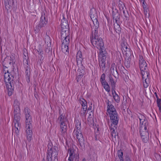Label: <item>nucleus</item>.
Here are the masks:
<instances>
[{
  "label": "nucleus",
  "mask_w": 161,
  "mask_h": 161,
  "mask_svg": "<svg viewBox=\"0 0 161 161\" xmlns=\"http://www.w3.org/2000/svg\"><path fill=\"white\" fill-rule=\"evenodd\" d=\"M107 111L109 115L111 122H112L110 125L111 126L114 125L113 127H116L115 126L118 124L119 120L117 113L111 102L108 100L107 101Z\"/></svg>",
  "instance_id": "nucleus-1"
},
{
  "label": "nucleus",
  "mask_w": 161,
  "mask_h": 161,
  "mask_svg": "<svg viewBox=\"0 0 161 161\" xmlns=\"http://www.w3.org/2000/svg\"><path fill=\"white\" fill-rule=\"evenodd\" d=\"M24 113L25 118V128L27 138L28 140L30 141L32 134V119L30 115L31 111L28 107H26L24 108Z\"/></svg>",
  "instance_id": "nucleus-2"
},
{
  "label": "nucleus",
  "mask_w": 161,
  "mask_h": 161,
  "mask_svg": "<svg viewBox=\"0 0 161 161\" xmlns=\"http://www.w3.org/2000/svg\"><path fill=\"white\" fill-rule=\"evenodd\" d=\"M91 39L93 46L99 49V51L106 50L102 39L99 37L98 32L96 31L94 32H92V37L91 36Z\"/></svg>",
  "instance_id": "nucleus-3"
},
{
  "label": "nucleus",
  "mask_w": 161,
  "mask_h": 161,
  "mask_svg": "<svg viewBox=\"0 0 161 161\" xmlns=\"http://www.w3.org/2000/svg\"><path fill=\"white\" fill-rule=\"evenodd\" d=\"M15 78L9 73L8 71H7V73H4V80L6 84V87L8 90V95L10 96L12 95V92L13 91L14 86V80Z\"/></svg>",
  "instance_id": "nucleus-4"
},
{
  "label": "nucleus",
  "mask_w": 161,
  "mask_h": 161,
  "mask_svg": "<svg viewBox=\"0 0 161 161\" xmlns=\"http://www.w3.org/2000/svg\"><path fill=\"white\" fill-rule=\"evenodd\" d=\"M20 110L19 111H14V123L15 127V133H16L17 135L19 134V131L21 126V124L20 123Z\"/></svg>",
  "instance_id": "nucleus-5"
},
{
  "label": "nucleus",
  "mask_w": 161,
  "mask_h": 161,
  "mask_svg": "<svg viewBox=\"0 0 161 161\" xmlns=\"http://www.w3.org/2000/svg\"><path fill=\"white\" fill-rule=\"evenodd\" d=\"M59 114L60 115L58 118V120L60 124L62 135L64 137L66 134L67 128V124L65 123L66 119L64 118V115L61 114L60 110L59 111Z\"/></svg>",
  "instance_id": "nucleus-6"
},
{
  "label": "nucleus",
  "mask_w": 161,
  "mask_h": 161,
  "mask_svg": "<svg viewBox=\"0 0 161 161\" xmlns=\"http://www.w3.org/2000/svg\"><path fill=\"white\" fill-rule=\"evenodd\" d=\"M48 149L47 151V161H52V157H57L58 153V149L57 147L54 146L53 147H49L48 145Z\"/></svg>",
  "instance_id": "nucleus-7"
},
{
  "label": "nucleus",
  "mask_w": 161,
  "mask_h": 161,
  "mask_svg": "<svg viewBox=\"0 0 161 161\" xmlns=\"http://www.w3.org/2000/svg\"><path fill=\"white\" fill-rule=\"evenodd\" d=\"M140 127V133L141 137L144 142H147L149 138V133L147 130V127L142 125Z\"/></svg>",
  "instance_id": "nucleus-8"
},
{
  "label": "nucleus",
  "mask_w": 161,
  "mask_h": 161,
  "mask_svg": "<svg viewBox=\"0 0 161 161\" xmlns=\"http://www.w3.org/2000/svg\"><path fill=\"white\" fill-rule=\"evenodd\" d=\"M15 62V58L14 54H12L10 56H7L5 58L3 64L6 65H3L5 68H8L9 65H13Z\"/></svg>",
  "instance_id": "nucleus-9"
},
{
  "label": "nucleus",
  "mask_w": 161,
  "mask_h": 161,
  "mask_svg": "<svg viewBox=\"0 0 161 161\" xmlns=\"http://www.w3.org/2000/svg\"><path fill=\"white\" fill-rule=\"evenodd\" d=\"M26 59L24 58L23 59V63L25 69V74L26 75V78L27 82L29 83L30 81V68L29 67V65L28 64V57H26Z\"/></svg>",
  "instance_id": "nucleus-10"
},
{
  "label": "nucleus",
  "mask_w": 161,
  "mask_h": 161,
  "mask_svg": "<svg viewBox=\"0 0 161 161\" xmlns=\"http://www.w3.org/2000/svg\"><path fill=\"white\" fill-rule=\"evenodd\" d=\"M47 21L45 19V15H42L40 18L39 23L35 27L34 29V31L36 33H38L40 29L42 27L44 26L47 24Z\"/></svg>",
  "instance_id": "nucleus-11"
},
{
  "label": "nucleus",
  "mask_w": 161,
  "mask_h": 161,
  "mask_svg": "<svg viewBox=\"0 0 161 161\" xmlns=\"http://www.w3.org/2000/svg\"><path fill=\"white\" fill-rule=\"evenodd\" d=\"M61 32H69L67 21L63 15H62V19L61 21Z\"/></svg>",
  "instance_id": "nucleus-12"
},
{
  "label": "nucleus",
  "mask_w": 161,
  "mask_h": 161,
  "mask_svg": "<svg viewBox=\"0 0 161 161\" xmlns=\"http://www.w3.org/2000/svg\"><path fill=\"white\" fill-rule=\"evenodd\" d=\"M61 38L63 40L62 44H64L69 45L70 42L69 32H61Z\"/></svg>",
  "instance_id": "nucleus-13"
},
{
  "label": "nucleus",
  "mask_w": 161,
  "mask_h": 161,
  "mask_svg": "<svg viewBox=\"0 0 161 161\" xmlns=\"http://www.w3.org/2000/svg\"><path fill=\"white\" fill-rule=\"evenodd\" d=\"M139 67L141 71L148 70L147 64L144 60L143 57L142 56H139Z\"/></svg>",
  "instance_id": "nucleus-14"
},
{
  "label": "nucleus",
  "mask_w": 161,
  "mask_h": 161,
  "mask_svg": "<svg viewBox=\"0 0 161 161\" xmlns=\"http://www.w3.org/2000/svg\"><path fill=\"white\" fill-rule=\"evenodd\" d=\"M138 116L140 121V127L142 126V125H145L147 127L148 123L146 120V117L143 115L140 114L138 115Z\"/></svg>",
  "instance_id": "nucleus-15"
},
{
  "label": "nucleus",
  "mask_w": 161,
  "mask_h": 161,
  "mask_svg": "<svg viewBox=\"0 0 161 161\" xmlns=\"http://www.w3.org/2000/svg\"><path fill=\"white\" fill-rule=\"evenodd\" d=\"M106 50H100L99 54V62H105L106 58Z\"/></svg>",
  "instance_id": "nucleus-16"
},
{
  "label": "nucleus",
  "mask_w": 161,
  "mask_h": 161,
  "mask_svg": "<svg viewBox=\"0 0 161 161\" xmlns=\"http://www.w3.org/2000/svg\"><path fill=\"white\" fill-rule=\"evenodd\" d=\"M112 15L114 22L115 21V23L118 22V21L119 20L120 16L118 11L116 10L115 11H113L112 12Z\"/></svg>",
  "instance_id": "nucleus-17"
},
{
  "label": "nucleus",
  "mask_w": 161,
  "mask_h": 161,
  "mask_svg": "<svg viewBox=\"0 0 161 161\" xmlns=\"http://www.w3.org/2000/svg\"><path fill=\"white\" fill-rule=\"evenodd\" d=\"M14 0H5V7L8 10L11 8L12 6L14 3Z\"/></svg>",
  "instance_id": "nucleus-18"
},
{
  "label": "nucleus",
  "mask_w": 161,
  "mask_h": 161,
  "mask_svg": "<svg viewBox=\"0 0 161 161\" xmlns=\"http://www.w3.org/2000/svg\"><path fill=\"white\" fill-rule=\"evenodd\" d=\"M121 47L122 51H123L124 50L125 52H126L125 53L126 56H127L128 54V55H130V56L131 55V52L130 51V48L127 47L125 42L122 43Z\"/></svg>",
  "instance_id": "nucleus-19"
},
{
  "label": "nucleus",
  "mask_w": 161,
  "mask_h": 161,
  "mask_svg": "<svg viewBox=\"0 0 161 161\" xmlns=\"http://www.w3.org/2000/svg\"><path fill=\"white\" fill-rule=\"evenodd\" d=\"M75 137L78 140L79 143L81 147L82 146L84 145V139L83 138V136L82 134H78L76 135H75Z\"/></svg>",
  "instance_id": "nucleus-20"
},
{
  "label": "nucleus",
  "mask_w": 161,
  "mask_h": 161,
  "mask_svg": "<svg viewBox=\"0 0 161 161\" xmlns=\"http://www.w3.org/2000/svg\"><path fill=\"white\" fill-rule=\"evenodd\" d=\"M92 20L94 24V26H93V28H94V30L93 31H92V32H94L95 31H96V32H98L97 29L99 27V22L97 19V18L92 19Z\"/></svg>",
  "instance_id": "nucleus-21"
},
{
  "label": "nucleus",
  "mask_w": 161,
  "mask_h": 161,
  "mask_svg": "<svg viewBox=\"0 0 161 161\" xmlns=\"http://www.w3.org/2000/svg\"><path fill=\"white\" fill-rule=\"evenodd\" d=\"M90 15L92 19H93L97 17V15L96 10L94 8H92L90 12Z\"/></svg>",
  "instance_id": "nucleus-22"
},
{
  "label": "nucleus",
  "mask_w": 161,
  "mask_h": 161,
  "mask_svg": "<svg viewBox=\"0 0 161 161\" xmlns=\"http://www.w3.org/2000/svg\"><path fill=\"white\" fill-rule=\"evenodd\" d=\"M68 153L69 154V157L68 158L69 161H73L74 159V150L72 148H69L68 150Z\"/></svg>",
  "instance_id": "nucleus-23"
},
{
  "label": "nucleus",
  "mask_w": 161,
  "mask_h": 161,
  "mask_svg": "<svg viewBox=\"0 0 161 161\" xmlns=\"http://www.w3.org/2000/svg\"><path fill=\"white\" fill-rule=\"evenodd\" d=\"M76 61L77 63H81L83 60L82 54L81 51H79L76 54Z\"/></svg>",
  "instance_id": "nucleus-24"
},
{
  "label": "nucleus",
  "mask_w": 161,
  "mask_h": 161,
  "mask_svg": "<svg viewBox=\"0 0 161 161\" xmlns=\"http://www.w3.org/2000/svg\"><path fill=\"white\" fill-rule=\"evenodd\" d=\"M111 73L114 76V75H118V73L116 67L114 64H112L110 68Z\"/></svg>",
  "instance_id": "nucleus-25"
},
{
  "label": "nucleus",
  "mask_w": 161,
  "mask_h": 161,
  "mask_svg": "<svg viewBox=\"0 0 161 161\" xmlns=\"http://www.w3.org/2000/svg\"><path fill=\"white\" fill-rule=\"evenodd\" d=\"M112 94L115 101L117 103L119 102L120 98L119 96L116 93L114 89L112 90Z\"/></svg>",
  "instance_id": "nucleus-26"
},
{
  "label": "nucleus",
  "mask_w": 161,
  "mask_h": 161,
  "mask_svg": "<svg viewBox=\"0 0 161 161\" xmlns=\"http://www.w3.org/2000/svg\"><path fill=\"white\" fill-rule=\"evenodd\" d=\"M19 105V101L17 99L15 100L14 103V111H19L20 110Z\"/></svg>",
  "instance_id": "nucleus-27"
},
{
  "label": "nucleus",
  "mask_w": 161,
  "mask_h": 161,
  "mask_svg": "<svg viewBox=\"0 0 161 161\" xmlns=\"http://www.w3.org/2000/svg\"><path fill=\"white\" fill-rule=\"evenodd\" d=\"M79 100L82 106V108H87V103L86 100L82 98H80Z\"/></svg>",
  "instance_id": "nucleus-28"
},
{
  "label": "nucleus",
  "mask_w": 161,
  "mask_h": 161,
  "mask_svg": "<svg viewBox=\"0 0 161 161\" xmlns=\"http://www.w3.org/2000/svg\"><path fill=\"white\" fill-rule=\"evenodd\" d=\"M141 74L143 80L147 78L149 75V73L148 72V70H146L145 71H141Z\"/></svg>",
  "instance_id": "nucleus-29"
},
{
  "label": "nucleus",
  "mask_w": 161,
  "mask_h": 161,
  "mask_svg": "<svg viewBox=\"0 0 161 161\" xmlns=\"http://www.w3.org/2000/svg\"><path fill=\"white\" fill-rule=\"evenodd\" d=\"M114 25L115 31L116 33L119 34L121 31V28L119 25L118 24V22L115 23Z\"/></svg>",
  "instance_id": "nucleus-30"
},
{
  "label": "nucleus",
  "mask_w": 161,
  "mask_h": 161,
  "mask_svg": "<svg viewBox=\"0 0 161 161\" xmlns=\"http://www.w3.org/2000/svg\"><path fill=\"white\" fill-rule=\"evenodd\" d=\"M61 49L62 50L64 53H66V52H69V49L68 48V45L62 44L61 45Z\"/></svg>",
  "instance_id": "nucleus-31"
},
{
  "label": "nucleus",
  "mask_w": 161,
  "mask_h": 161,
  "mask_svg": "<svg viewBox=\"0 0 161 161\" xmlns=\"http://www.w3.org/2000/svg\"><path fill=\"white\" fill-rule=\"evenodd\" d=\"M109 80L111 83L112 90L115 87V82L114 81L113 78L111 75H109L108 76Z\"/></svg>",
  "instance_id": "nucleus-32"
},
{
  "label": "nucleus",
  "mask_w": 161,
  "mask_h": 161,
  "mask_svg": "<svg viewBox=\"0 0 161 161\" xmlns=\"http://www.w3.org/2000/svg\"><path fill=\"white\" fill-rule=\"evenodd\" d=\"M87 108L83 107L82 108L80 112V114L81 116L84 117H85L86 114Z\"/></svg>",
  "instance_id": "nucleus-33"
},
{
  "label": "nucleus",
  "mask_w": 161,
  "mask_h": 161,
  "mask_svg": "<svg viewBox=\"0 0 161 161\" xmlns=\"http://www.w3.org/2000/svg\"><path fill=\"white\" fill-rule=\"evenodd\" d=\"M118 155L120 161H124L123 157V153L121 150H119L118 151Z\"/></svg>",
  "instance_id": "nucleus-34"
},
{
  "label": "nucleus",
  "mask_w": 161,
  "mask_h": 161,
  "mask_svg": "<svg viewBox=\"0 0 161 161\" xmlns=\"http://www.w3.org/2000/svg\"><path fill=\"white\" fill-rule=\"evenodd\" d=\"M102 85L106 91L108 92L110 91V87L107 82H105V83H103Z\"/></svg>",
  "instance_id": "nucleus-35"
},
{
  "label": "nucleus",
  "mask_w": 161,
  "mask_h": 161,
  "mask_svg": "<svg viewBox=\"0 0 161 161\" xmlns=\"http://www.w3.org/2000/svg\"><path fill=\"white\" fill-rule=\"evenodd\" d=\"M131 59L129 58L127 59H125V65L126 67L129 68L130 66V61Z\"/></svg>",
  "instance_id": "nucleus-36"
},
{
  "label": "nucleus",
  "mask_w": 161,
  "mask_h": 161,
  "mask_svg": "<svg viewBox=\"0 0 161 161\" xmlns=\"http://www.w3.org/2000/svg\"><path fill=\"white\" fill-rule=\"evenodd\" d=\"M99 65L100 68L102 69L103 71H104L105 69V62H99Z\"/></svg>",
  "instance_id": "nucleus-37"
},
{
  "label": "nucleus",
  "mask_w": 161,
  "mask_h": 161,
  "mask_svg": "<svg viewBox=\"0 0 161 161\" xmlns=\"http://www.w3.org/2000/svg\"><path fill=\"white\" fill-rule=\"evenodd\" d=\"M45 42L46 43H47V45H50V40L49 36L47 35L46 36H45Z\"/></svg>",
  "instance_id": "nucleus-38"
},
{
  "label": "nucleus",
  "mask_w": 161,
  "mask_h": 161,
  "mask_svg": "<svg viewBox=\"0 0 161 161\" xmlns=\"http://www.w3.org/2000/svg\"><path fill=\"white\" fill-rule=\"evenodd\" d=\"M112 126H111L110 125V129L112 133V136H114V137H115V136L116 135V132L114 129L113 127H112Z\"/></svg>",
  "instance_id": "nucleus-39"
},
{
  "label": "nucleus",
  "mask_w": 161,
  "mask_h": 161,
  "mask_svg": "<svg viewBox=\"0 0 161 161\" xmlns=\"http://www.w3.org/2000/svg\"><path fill=\"white\" fill-rule=\"evenodd\" d=\"M105 75L104 74H102L101 76L100 82L102 84H103L105 82H106L105 80Z\"/></svg>",
  "instance_id": "nucleus-40"
},
{
  "label": "nucleus",
  "mask_w": 161,
  "mask_h": 161,
  "mask_svg": "<svg viewBox=\"0 0 161 161\" xmlns=\"http://www.w3.org/2000/svg\"><path fill=\"white\" fill-rule=\"evenodd\" d=\"M81 124L80 122H78L75 125V129L74 130H81Z\"/></svg>",
  "instance_id": "nucleus-41"
},
{
  "label": "nucleus",
  "mask_w": 161,
  "mask_h": 161,
  "mask_svg": "<svg viewBox=\"0 0 161 161\" xmlns=\"http://www.w3.org/2000/svg\"><path fill=\"white\" fill-rule=\"evenodd\" d=\"M81 74L79 75L76 77V79L77 82H78L80 80V79L83 76V73H82V72H81Z\"/></svg>",
  "instance_id": "nucleus-42"
},
{
  "label": "nucleus",
  "mask_w": 161,
  "mask_h": 161,
  "mask_svg": "<svg viewBox=\"0 0 161 161\" xmlns=\"http://www.w3.org/2000/svg\"><path fill=\"white\" fill-rule=\"evenodd\" d=\"M73 134L74 135V136L75 137V135H76L78 134H81V130H74Z\"/></svg>",
  "instance_id": "nucleus-43"
},
{
  "label": "nucleus",
  "mask_w": 161,
  "mask_h": 161,
  "mask_svg": "<svg viewBox=\"0 0 161 161\" xmlns=\"http://www.w3.org/2000/svg\"><path fill=\"white\" fill-rule=\"evenodd\" d=\"M121 8H120V10L121 11H122L123 13L124 14V15L125 16V17L126 18H127V15H126V14H125V10H124V8L123 7V6H122V8H121Z\"/></svg>",
  "instance_id": "nucleus-44"
},
{
  "label": "nucleus",
  "mask_w": 161,
  "mask_h": 161,
  "mask_svg": "<svg viewBox=\"0 0 161 161\" xmlns=\"http://www.w3.org/2000/svg\"><path fill=\"white\" fill-rule=\"evenodd\" d=\"M145 0L143 1H141L140 2L142 3V7L144 9L147 8V4L146 3H145Z\"/></svg>",
  "instance_id": "nucleus-45"
},
{
  "label": "nucleus",
  "mask_w": 161,
  "mask_h": 161,
  "mask_svg": "<svg viewBox=\"0 0 161 161\" xmlns=\"http://www.w3.org/2000/svg\"><path fill=\"white\" fill-rule=\"evenodd\" d=\"M157 103L158 106L161 105V99H158L157 100Z\"/></svg>",
  "instance_id": "nucleus-46"
},
{
  "label": "nucleus",
  "mask_w": 161,
  "mask_h": 161,
  "mask_svg": "<svg viewBox=\"0 0 161 161\" xmlns=\"http://www.w3.org/2000/svg\"><path fill=\"white\" fill-rule=\"evenodd\" d=\"M143 86H144V87L145 88H147L149 85L148 83H145L144 81H143Z\"/></svg>",
  "instance_id": "nucleus-47"
},
{
  "label": "nucleus",
  "mask_w": 161,
  "mask_h": 161,
  "mask_svg": "<svg viewBox=\"0 0 161 161\" xmlns=\"http://www.w3.org/2000/svg\"><path fill=\"white\" fill-rule=\"evenodd\" d=\"M47 46H48V47L46 48V52H47L48 53L50 51V46H49V47L48 45Z\"/></svg>",
  "instance_id": "nucleus-48"
},
{
  "label": "nucleus",
  "mask_w": 161,
  "mask_h": 161,
  "mask_svg": "<svg viewBox=\"0 0 161 161\" xmlns=\"http://www.w3.org/2000/svg\"><path fill=\"white\" fill-rule=\"evenodd\" d=\"M144 9V14L146 15H147V9L146 8V9Z\"/></svg>",
  "instance_id": "nucleus-49"
},
{
  "label": "nucleus",
  "mask_w": 161,
  "mask_h": 161,
  "mask_svg": "<svg viewBox=\"0 0 161 161\" xmlns=\"http://www.w3.org/2000/svg\"><path fill=\"white\" fill-rule=\"evenodd\" d=\"M122 2H121L119 3V9H120V8H121L123 6L122 5ZM121 8L122 9V8Z\"/></svg>",
  "instance_id": "nucleus-50"
},
{
  "label": "nucleus",
  "mask_w": 161,
  "mask_h": 161,
  "mask_svg": "<svg viewBox=\"0 0 161 161\" xmlns=\"http://www.w3.org/2000/svg\"><path fill=\"white\" fill-rule=\"evenodd\" d=\"M38 54H39L42 55V51H41L40 50H39V51H38Z\"/></svg>",
  "instance_id": "nucleus-51"
},
{
  "label": "nucleus",
  "mask_w": 161,
  "mask_h": 161,
  "mask_svg": "<svg viewBox=\"0 0 161 161\" xmlns=\"http://www.w3.org/2000/svg\"><path fill=\"white\" fill-rule=\"evenodd\" d=\"M126 161H130V160L129 158L127 157L126 158Z\"/></svg>",
  "instance_id": "nucleus-52"
},
{
  "label": "nucleus",
  "mask_w": 161,
  "mask_h": 161,
  "mask_svg": "<svg viewBox=\"0 0 161 161\" xmlns=\"http://www.w3.org/2000/svg\"><path fill=\"white\" fill-rule=\"evenodd\" d=\"M159 108V109L160 112H161V106H158Z\"/></svg>",
  "instance_id": "nucleus-53"
},
{
  "label": "nucleus",
  "mask_w": 161,
  "mask_h": 161,
  "mask_svg": "<svg viewBox=\"0 0 161 161\" xmlns=\"http://www.w3.org/2000/svg\"><path fill=\"white\" fill-rule=\"evenodd\" d=\"M147 78H146V79H144V81H145V82L144 83H148L147 81Z\"/></svg>",
  "instance_id": "nucleus-54"
},
{
  "label": "nucleus",
  "mask_w": 161,
  "mask_h": 161,
  "mask_svg": "<svg viewBox=\"0 0 161 161\" xmlns=\"http://www.w3.org/2000/svg\"><path fill=\"white\" fill-rule=\"evenodd\" d=\"M155 94H156V97L157 98V100H158V99H159V98H158V95H157V94L156 93H155Z\"/></svg>",
  "instance_id": "nucleus-55"
},
{
  "label": "nucleus",
  "mask_w": 161,
  "mask_h": 161,
  "mask_svg": "<svg viewBox=\"0 0 161 161\" xmlns=\"http://www.w3.org/2000/svg\"><path fill=\"white\" fill-rule=\"evenodd\" d=\"M92 107L91 106H90L88 108V110H91L92 109Z\"/></svg>",
  "instance_id": "nucleus-56"
},
{
  "label": "nucleus",
  "mask_w": 161,
  "mask_h": 161,
  "mask_svg": "<svg viewBox=\"0 0 161 161\" xmlns=\"http://www.w3.org/2000/svg\"><path fill=\"white\" fill-rule=\"evenodd\" d=\"M26 57H28V56H26L25 55L23 57V59H24V58L26 59V58H25Z\"/></svg>",
  "instance_id": "nucleus-57"
},
{
  "label": "nucleus",
  "mask_w": 161,
  "mask_h": 161,
  "mask_svg": "<svg viewBox=\"0 0 161 161\" xmlns=\"http://www.w3.org/2000/svg\"><path fill=\"white\" fill-rule=\"evenodd\" d=\"M39 2L40 3H41V2L42 1V0H38Z\"/></svg>",
  "instance_id": "nucleus-58"
},
{
  "label": "nucleus",
  "mask_w": 161,
  "mask_h": 161,
  "mask_svg": "<svg viewBox=\"0 0 161 161\" xmlns=\"http://www.w3.org/2000/svg\"><path fill=\"white\" fill-rule=\"evenodd\" d=\"M42 161H45V159H44V158L42 159Z\"/></svg>",
  "instance_id": "nucleus-59"
},
{
  "label": "nucleus",
  "mask_w": 161,
  "mask_h": 161,
  "mask_svg": "<svg viewBox=\"0 0 161 161\" xmlns=\"http://www.w3.org/2000/svg\"><path fill=\"white\" fill-rule=\"evenodd\" d=\"M83 161H85V159H83Z\"/></svg>",
  "instance_id": "nucleus-60"
}]
</instances>
